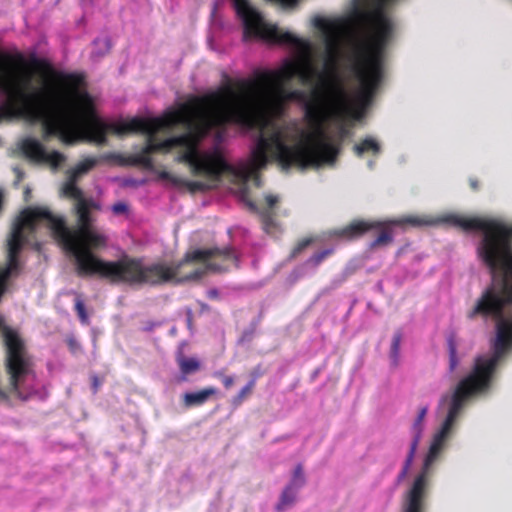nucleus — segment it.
Masks as SVG:
<instances>
[{"mask_svg":"<svg viewBox=\"0 0 512 512\" xmlns=\"http://www.w3.org/2000/svg\"><path fill=\"white\" fill-rule=\"evenodd\" d=\"M30 65L62 86L38 88L32 84L15 111V117L41 120L45 140L58 137L66 145H73L78 140L103 145L108 133H143L147 138L140 152L129 155L110 152L104 158L120 166H142L150 171L154 169L151 154L169 153L175 149V143L184 140L170 137L157 142L156 134L179 123L189 122L191 107L188 104H182L159 118L135 117L126 122L107 124L97 116L89 93L80 89L85 84L82 74L55 71L46 60L36 57L30 59Z\"/></svg>","mask_w":512,"mask_h":512,"instance_id":"obj_1","label":"nucleus"},{"mask_svg":"<svg viewBox=\"0 0 512 512\" xmlns=\"http://www.w3.org/2000/svg\"><path fill=\"white\" fill-rule=\"evenodd\" d=\"M27 208L32 211L38 225H47L55 240L73 255L76 272L80 277L98 275L112 284L157 286L168 282L199 280L210 271H227L237 261L231 247L188 251L181 261L173 265H144L141 258L127 255L116 261H105L92 252L105 248L108 242V237L93 226L91 210L100 209V205L93 199L76 202L74 210L77 225L74 228L67 227L64 218L53 215L47 207Z\"/></svg>","mask_w":512,"mask_h":512,"instance_id":"obj_2","label":"nucleus"},{"mask_svg":"<svg viewBox=\"0 0 512 512\" xmlns=\"http://www.w3.org/2000/svg\"><path fill=\"white\" fill-rule=\"evenodd\" d=\"M476 254L493 277L501 274L500 286L487 287L466 316L469 320L494 319L495 337L490 343L491 355L476 357L471 372L459 381L451 395L441 398L440 404L448 403L447 416L432 440V444L441 447L467 402L490 388L498 365L512 351V311H504L512 306V241H479Z\"/></svg>","mask_w":512,"mask_h":512,"instance_id":"obj_3","label":"nucleus"},{"mask_svg":"<svg viewBox=\"0 0 512 512\" xmlns=\"http://www.w3.org/2000/svg\"><path fill=\"white\" fill-rule=\"evenodd\" d=\"M476 254L493 277L501 274L500 286L487 287L466 316L469 320L494 319L495 337L490 343L491 355L476 357L471 372L459 381L451 395L441 398L440 404L448 403L447 416L432 440V444L441 447L467 402L490 388L498 365L512 351V311H504L512 306V242H478Z\"/></svg>","mask_w":512,"mask_h":512,"instance_id":"obj_4","label":"nucleus"},{"mask_svg":"<svg viewBox=\"0 0 512 512\" xmlns=\"http://www.w3.org/2000/svg\"><path fill=\"white\" fill-rule=\"evenodd\" d=\"M215 91L204 96L194 97L186 104L190 105L191 120L182 123L188 131L173 138H183L175 143V148L184 150L176 157L178 163L188 164L195 176L204 175L220 180L224 174L235 175V168L229 164L222 151L215 147L211 152H200V142L213 130H225L228 124L241 125L246 119L239 110L231 111Z\"/></svg>","mask_w":512,"mask_h":512,"instance_id":"obj_5","label":"nucleus"},{"mask_svg":"<svg viewBox=\"0 0 512 512\" xmlns=\"http://www.w3.org/2000/svg\"><path fill=\"white\" fill-rule=\"evenodd\" d=\"M305 117L312 132L305 135L304 141L293 146L286 143V136L279 129L273 130L267 136H259L252 151V166L247 168L243 174L245 181L253 180L256 187L261 186V177L258 171L266 166L269 156L278 161L285 169L291 166L301 169L318 168L324 164L333 165L336 162L340 146L324 141V111L315 103H309L306 106Z\"/></svg>","mask_w":512,"mask_h":512,"instance_id":"obj_6","label":"nucleus"},{"mask_svg":"<svg viewBox=\"0 0 512 512\" xmlns=\"http://www.w3.org/2000/svg\"><path fill=\"white\" fill-rule=\"evenodd\" d=\"M319 74L321 72L309 59L288 60L279 70L257 72L255 79L232 81L225 75L226 83L215 92L231 111L239 110L245 114L241 126L252 127L267 112L272 91L284 92L283 86L296 76L303 84H313Z\"/></svg>","mask_w":512,"mask_h":512,"instance_id":"obj_7","label":"nucleus"},{"mask_svg":"<svg viewBox=\"0 0 512 512\" xmlns=\"http://www.w3.org/2000/svg\"><path fill=\"white\" fill-rule=\"evenodd\" d=\"M312 24L317 30L322 32L324 36L327 51V59L325 62L326 73L319 74V77H317L319 81L311 90L309 98L306 93L301 90L287 92L285 98L304 102V112L309 103H315V105L321 107L325 115L323 123L325 133L324 141L332 143L326 132L327 122L331 119L344 120L348 117L358 119L360 115L353 110L351 97L337 74L340 23L337 20L316 16L313 18ZM304 120L308 123L305 116ZM309 129V133H311L312 129ZM306 134H308V132L302 134L301 141H304Z\"/></svg>","mask_w":512,"mask_h":512,"instance_id":"obj_8","label":"nucleus"},{"mask_svg":"<svg viewBox=\"0 0 512 512\" xmlns=\"http://www.w3.org/2000/svg\"><path fill=\"white\" fill-rule=\"evenodd\" d=\"M27 67L22 53L0 51V93L6 96V102L0 105V121L15 118L18 105L32 88V74Z\"/></svg>","mask_w":512,"mask_h":512,"instance_id":"obj_9","label":"nucleus"},{"mask_svg":"<svg viewBox=\"0 0 512 512\" xmlns=\"http://www.w3.org/2000/svg\"><path fill=\"white\" fill-rule=\"evenodd\" d=\"M0 332L5 350L4 367L9 378L10 392L22 398L20 387L33 372V357L20 333L6 325L1 315Z\"/></svg>","mask_w":512,"mask_h":512,"instance_id":"obj_10","label":"nucleus"},{"mask_svg":"<svg viewBox=\"0 0 512 512\" xmlns=\"http://www.w3.org/2000/svg\"><path fill=\"white\" fill-rule=\"evenodd\" d=\"M442 449L443 447L431 443L423 467L405 495L402 512H424L425 498L430 485V467L438 458Z\"/></svg>","mask_w":512,"mask_h":512,"instance_id":"obj_11","label":"nucleus"},{"mask_svg":"<svg viewBox=\"0 0 512 512\" xmlns=\"http://www.w3.org/2000/svg\"><path fill=\"white\" fill-rule=\"evenodd\" d=\"M241 200L248 207V209L252 213H256L259 215L263 229L269 233L272 229L275 228V207L279 202V198L276 195L268 194L265 196L266 207L260 208L258 205L250 198L249 192L247 189H244L241 193Z\"/></svg>","mask_w":512,"mask_h":512,"instance_id":"obj_12","label":"nucleus"},{"mask_svg":"<svg viewBox=\"0 0 512 512\" xmlns=\"http://www.w3.org/2000/svg\"><path fill=\"white\" fill-rule=\"evenodd\" d=\"M382 227L381 222L377 221H365V220H354L347 226L338 229L334 234L338 237L352 240L361 237L370 230L380 229Z\"/></svg>","mask_w":512,"mask_h":512,"instance_id":"obj_13","label":"nucleus"},{"mask_svg":"<svg viewBox=\"0 0 512 512\" xmlns=\"http://www.w3.org/2000/svg\"><path fill=\"white\" fill-rule=\"evenodd\" d=\"M216 393L217 389L214 387H207L197 392L185 393L183 395V404L187 408L200 406L207 402V400Z\"/></svg>","mask_w":512,"mask_h":512,"instance_id":"obj_14","label":"nucleus"},{"mask_svg":"<svg viewBox=\"0 0 512 512\" xmlns=\"http://www.w3.org/2000/svg\"><path fill=\"white\" fill-rule=\"evenodd\" d=\"M104 156L105 155L101 157H86L85 159L77 163L75 167L68 170L67 174L73 177L74 179L78 180L79 177L92 170L99 163L100 160L108 161L107 159L104 158Z\"/></svg>","mask_w":512,"mask_h":512,"instance_id":"obj_15","label":"nucleus"},{"mask_svg":"<svg viewBox=\"0 0 512 512\" xmlns=\"http://www.w3.org/2000/svg\"><path fill=\"white\" fill-rule=\"evenodd\" d=\"M177 364L182 374V381H185L188 375L197 372L201 368V363L198 359L186 357L182 353L177 356Z\"/></svg>","mask_w":512,"mask_h":512,"instance_id":"obj_16","label":"nucleus"},{"mask_svg":"<svg viewBox=\"0 0 512 512\" xmlns=\"http://www.w3.org/2000/svg\"><path fill=\"white\" fill-rule=\"evenodd\" d=\"M22 150L28 158L40 162L46 149L39 141L26 139L22 143Z\"/></svg>","mask_w":512,"mask_h":512,"instance_id":"obj_17","label":"nucleus"},{"mask_svg":"<svg viewBox=\"0 0 512 512\" xmlns=\"http://www.w3.org/2000/svg\"><path fill=\"white\" fill-rule=\"evenodd\" d=\"M427 412H428L427 406L420 408L418 415L412 424V427H411L412 441L410 443V447L417 449V447L419 445V442H420V439L422 436V432H423V422H424Z\"/></svg>","mask_w":512,"mask_h":512,"instance_id":"obj_18","label":"nucleus"},{"mask_svg":"<svg viewBox=\"0 0 512 512\" xmlns=\"http://www.w3.org/2000/svg\"><path fill=\"white\" fill-rule=\"evenodd\" d=\"M353 151L358 157H362L365 153L377 155L381 151V146L376 139L372 137H366L358 144L354 145Z\"/></svg>","mask_w":512,"mask_h":512,"instance_id":"obj_19","label":"nucleus"},{"mask_svg":"<svg viewBox=\"0 0 512 512\" xmlns=\"http://www.w3.org/2000/svg\"><path fill=\"white\" fill-rule=\"evenodd\" d=\"M299 489L287 485L280 496L279 502L276 505L277 512H283L288 507H291L296 501V495Z\"/></svg>","mask_w":512,"mask_h":512,"instance_id":"obj_20","label":"nucleus"},{"mask_svg":"<svg viewBox=\"0 0 512 512\" xmlns=\"http://www.w3.org/2000/svg\"><path fill=\"white\" fill-rule=\"evenodd\" d=\"M447 349H448V355H449V370L450 372H453L456 370L457 366L459 365V358L457 354V341H456V334L451 333L447 337Z\"/></svg>","mask_w":512,"mask_h":512,"instance_id":"obj_21","label":"nucleus"},{"mask_svg":"<svg viewBox=\"0 0 512 512\" xmlns=\"http://www.w3.org/2000/svg\"><path fill=\"white\" fill-rule=\"evenodd\" d=\"M257 375H254L252 379L231 399L233 407H239L253 392L256 385Z\"/></svg>","mask_w":512,"mask_h":512,"instance_id":"obj_22","label":"nucleus"},{"mask_svg":"<svg viewBox=\"0 0 512 512\" xmlns=\"http://www.w3.org/2000/svg\"><path fill=\"white\" fill-rule=\"evenodd\" d=\"M66 160V156L59 151L53 150L51 152H47L45 150L43 158L40 162L48 163L50 167L54 170H57Z\"/></svg>","mask_w":512,"mask_h":512,"instance_id":"obj_23","label":"nucleus"},{"mask_svg":"<svg viewBox=\"0 0 512 512\" xmlns=\"http://www.w3.org/2000/svg\"><path fill=\"white\" fill-rule=\"evenodd\" d=\"M77 179H74L73 177L68 175V181L64 186V193L73 199L76 200V202H79L80 200H86L87 198L83 197L82 190L77 187L76 185Z\"/></svg>","mask_w":512,"mask_h":512,"instance_id":"obj_24","label":"nucleus"},{"mask_svg":"<svg viewBox=\"0 0 512 512\" xmlns=\"http://www.w3.org/2000/svg\"><path fill=\"white\" fill-rule=\"evenodd\" d=\"M402 332L400 330L396 331L392 337L391 348H390V358L392 364L397 366L399 363L400 356V345L402 341Z\"/></svg>","mask_w":512,"mask_h":512,"instance_id":"obj_25","label":"nucleus"},{"mask_svg":"<svg viewBox=\"0 0 512 512\" xmlns=\"http://www.w3.org/2000/svg\"><path fill=\"white\" fill-rule=\"evenodd\" d=\"M393 241L392 231L389 228H383L379 235L370 243V248L375 249L382 246H387Z\"/></svg>","mask_w":512,"mask_h":512,"instance_id":"obj_26","label":"nucleus"},{"mask_svg":"<svg viewBox=\"0 0 512 512\" xmlns=\"http://www.w3.org/2000/svg\"><path fill=\"white\" fill-rule=\"evenodd\" d=\"M75 294V305L74 309L77 313V316L83 325L89 324V315L86 311L84 301L82 299V296L79 293L73 292Z\"/></svg>","mask_w":512,"mask_h":512,"instance_id":"obj_27","label":"nucleus"},{"mask_svg":"<svg viewBox=\"0 0 512 512\" xmlns=\"http://www.w3.org/2000/svg\"><path fill=\"white\" fill-rule=\"evenodd\" d=\"M416 448H413V447H410L409 448V452L407 454V457L405 459V462L403 464V467L400 471V473L398 474V477H397V481L398 482H401L402 480H404L410 470V467L412 465V462L414 460V456H415V453H416Z\"/></svg>","mask_w":512,"mask_h":512,"instance_id":"obj_28","label":"nucleus"},{"mask_svg":"<svg viewBox=\"0 0 512 512\" xmlns=\"http://www.w3.org/2000/svg\"><path fill=\"white\" fill-rule=\"evenodd\" d=\"M305 484V476L303 467L301 464H298L293 472L292 479L288 485L295 487L296 489H300Z\"/></svg>","mask_w":512,"mask_h":512,"instance_id":"obj_29","label":"nucleus"},{"mask_svg":"<svg viewBox=\"0 0 512 512\" xmlns=\"http://www.w3.org/2000/svg\"><path fill=\"white\" fill-rule=\"evenodd\" d=\"M180 181L181 182L178 184V187H185L192 193L204 191L207 188V185L201 181H190L182 177L180 178Z\"/></svg>","mask_w":512,"mask_h":512,"instance_id":"obj_30","label":"nucleus"},{"mask_svg":"<svg viewBox=\"0 0 512 512\" xmlns=\"http://www.w3.org/2000/svg\"><path fill=\"white\" fill-rule=\"evenodd\" d=\"M393 223L396 225H411L414 227H420V226L426 225L428 222L425 219L417 217V216H407V217H403L401 219L395 220V221H393Z\"/></svg>","mask_w":512,"mask_h":512,"instance_id":"obj_31","label":"nucleus"},{"mask_svg":"<svg viewBox=\"0 0 512 512\" xmlns=\"http://www.w3.org/2000/svg\"><path fill=\"white\" fill-rule=\"evenodd\" d=\"M332 253H333V249H325V250L316 252L310 257L308 262L314 266H318L322 263V261H324Z\"/></svg>","mask_w":512,"mask_h":512,"instance_id":"obj_32","label":"nucleus"},{"mask_svg":"<svg viewBox=\"0 0 512 512\" xmlns=\"http://www.w3.org/2000/svg\"><path fill=\"white\" fill-rule=\"evenodd\" d=\"M158 178L161 180H166L172 183V185L178 187V184L181 182L179 176L173 175L172 173L168 171H160L158 173Z\"/></svg>","mask_w":512,"mask_h":512,"instance_id":"obj_33","label":"nucleus"},{"mask_svg":"<svg viewBox=\"0 0 512 512\" xmlns=\"http://www.w3.org/2000/svg\"><path fill=\"white\" fill-rule=\"evenodd\" d=\"M312 240L309 238H304L300 240L297 245L293 248L291 252V257H296L299 255L305 248H307L311 244Z\"/></svg>","mask_w":512,"mask_h":512,"instance_id":"obj_34","label":"nucleus"},{"mask_svg":"<svg viewBox=\"0 0 512 512\" xmlns=\"http://www.w3.org/2000/svg\"><path fill=\"white\" fill-rule=\"evenodd\" d=\"M112 211L116 215L124 214L128 211V206L124 202H117L112 205Z\"/></svg>","mask_w":512,"mask_h":512,"instance_id":"obj_35","label":"nucleus"},{"mask_svg":"<svg viewBox=\"0 0 512 512\" xmlns=\"http://www.w3.org/2000/svg\"><path fill=\"white\" fill-rule=\"evenodd\" d=\"M254 333H255V327L244 330L239 339L240 343L250 342L254 336Z\"/></svg>","mask_w":512,"mask_h":512,"instance_id":"obj_36","label":"nucleus"},{"mask_svg":"<svg viewBox=\"0 0 512 512\" xmlns=\"http://www.w3.org/2000/svg\"><path fill=\"white\" fill-rule=\"evenodd\" d=\"M215 375H216V377L222 379V383H223V385H224V387L226 389H229V388H231L233 386V384H234V377H232V376H225V375H223L220 372L216 373Z\"/></svg>","mask_w":512,"mask_h":512,"instance_id":"obj_37","label":"nucleus"},{"mask_svg":"<svg viewBox=\"0 0 512 512\" xmlns=\"http://www.w3.org/2000/svg\"><path fill=\"white\" fill-rule=\"evenodd\" d=\"M101 385H102V380L97 375H92L91 376V386H92V390H93L94 394H96L98 392Z\"/></svg>","mask_w":512,"mask_h":512,"instance_id":"obj_38","label":"nucleus"},{"mask_svg":"<svg viewBox=\"0 0 512 512\" xmlns=\"http://www.w3.org/2000/svg\"><path fill=\"white\" fill-rule=\"evenodd\" d=\"M469 186H470L471 190L476 192L480 189V182L477 178L471 177V178H469Z\"/></svg>","mask_w":512,"mask_h":512,"instance_id":"obj_39","label":"nucleus"},{"mask_svg":"<svg viewBox=\"0 0 512 512\" xmlns=\"http://www.w3.org/2000/svg\"><path fill=\"white\" fill-rule=\"evenodd\" d=\"M67 344L72 351H75L76 349L79 348V344L74 337H69L67 339Z\"/></svg>","mask_w":512,"mask_h":512,"instance_id":"obj_40","label":"nucleus"},{"mask_svg":"<svg viewBox=\"0 0 512 512\" xmlns=\"http://www.w3.org/2000/svg\"><path fill=\"white\" fill-rule=\"evenodd\" d=\"M207 297L212 300L219 298V291L216 288L209 289L207 291Z\"/></svg>","mask_w":512,"mask_h":512,"instance_id":"obj_41","label":"nucleus"},{"mask_svg":"<svg viewBox=\"0 0 512 512\" xmlns=\"http://www.w3.org/2000/svg\"><path fill=\"white\" fill-rule=\"evenodd\" d=\"M9 399V393L0 387V400L7 401Z\"/></svg>","mask_w":512,"mask_h":512,"instance_id":"obj_42","label":"nucleus"},{"mask_svg":"<svg viewBox=\"0 0 512 512\" xmlns=\"http://www.w3.org/2000/svg\"><path fill=\"white\" fill-rule=\"evenodd\" d=\"M197 303H198V305H199V307H200V310H201L202 312H204V311H209V310H210V306H209L208 304H206V303H204V302H202V301H197Z\"/></svg>","mask_w":512,"mask_h":512,"instance_id":"obj_43","label":"nucleus"},{"mask_svg":"<svg viewBox=\"0 0 512 512\" xmlns=\"http://www.w3.org/2000/svg\"><path fill=\"white\" fill-rule=\"evenodd\" d=\"M349 133V130L347 128H345L344 126H341L340 127V136L341 138H344L348 135Z\"/></svg>","mask_w":512,"mask_h":512,"instance_id":"obj_44","label":"nucleus"},{"mask_svg":"<svg viewBox=\"0 0 512 512\" xmlns=\"http://www.w3.org/2000/svg\"><path fill=\"white\" fill-rule=\"evenodd\" d=\"M30 196H31V190H30V188H28V187H27V188L24 190V200H25V201H29Z\"/></svg>","mask_w":512,"mask_h":512,"instance_id":"obj_45","label":"nucleus"},{"mask_svg":"<svg viewBox=\"0 0 512 512\" xmlns=\"http://www.w3.org/2000/svg\"><path fill=\"white\" fill-rule=\"evenodd\" d=\"M3 200H4V195H3V192L0 190V211L2 210V207H3Z\"/></svg>","mask_w":512,"mask_h":512,"instance_id":"obj_46","label":"nucleus"},{"mask_svg":"<svg viewBox=\"0 0 512 512\" xmlns=\"http://www.w3.org/2000/svg\"><path fill=\"white\" fill-rule=\"evenodd\" d=\"M221 136H222V135H221V132L219 131V132L217 133V138H218V139H220V138H221Z\"/></svg>","mask_w":512,"mask_h":512,"instance_id":"obj_47","label":"nucleus"}]
</instances>
